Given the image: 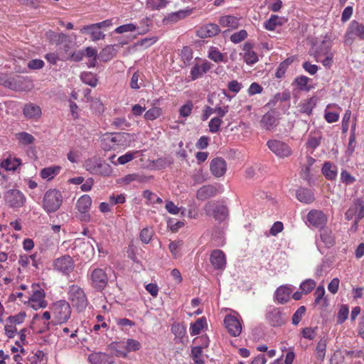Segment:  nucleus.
<instances>
[{
    "mask_svg": "<svg viewBox=\"0 0 364 364\" xmlns=\"http://www.w3.org/2000/svg\"><path fill=\"white\" fill-rule=\"evenodd\" d=\"M351 112L350 110H347L343 115L342 119V129L343 132H346L348 129V124L350 119Z\"/></svg>",
    "mask_w": 364,
    "mask_h": 364,
    "instance_id": "obj_62",
    "label": "nucleus"
},
{
    "mask_svg": "<svg viewBox=\"0 0 364 364\" xmlns=\"http://www.w3.org/2000/svg\"><path fill=\"white\" fill-rule=\"evenodd\" d=\"M247 37V33L245 30H240L239 32L233 33L230 40L234 43H238L245 40Z\"/></svg>",
    "mask_w": 364,
    "mask_h": 364,
    "instance_id": "obj_50",
    "label": "nucleus"
},
{
    "mask_svg": "<svg viewBox=\"0 0 364 364\" xmlns=\"http://www.w3.org/2000/svg\"><path fill=\"white\" fill-rule=\"evenodd\" d=\"M71 314V309L69 303L61 301L55 307L54 315L57 323H63L66 322Z\"/></svg>",
    "mask_w": 364,
    "mask_h": 364,
    "instance_id": "obj_10",
    "label": "nucleus"
},
{
    "mask_svg": "<svg viewBox=\"0 0 364 364\" xmlns=\"http://www.w3.org/2000/svg\"><path fill=\"white\" fill-rule=\"evenodd\" d=\"M317 327H315L314 328H304L302 329L301 333L302 336L305 338H308L309 340H313L314 338H316L317 333H316Z\"/></svg>",
    "mask_w": 364,
    "mask_h": 364,
    "instance_id": "obj_53",
    "label": "nucleus"
},
{
    "mask_svg": "<svg viewBox=\"0 0 364 364\" xmlns=\"http://www.w3.org/2000/svg\"><path fill=\"white\" fill-rule=\"evenodd\" d=\"M100 28L95 26V24H92L90 26H84L81 28V33L87 32L91 35V38L93 41H97L100 39H103L105 38V34L102 33L100 30Z\"/></svg>",
    "mask_w": 364,
    "mask_h": 364,
    "instance_id": "obj_22",
    "label": "nucleus"
},
{
    "mask_svg": "<svg viewBox=\"0 0 364 364\" xmlns=\"http://www.w3.org/2000/svg\"><path fill=\"white\" fill-rule=\"evenodd\" d=\"M224 324L228 332L234 337L238 336L242 331V325L234 316L228 315L225 317Z\"/></svg>",
    "mask_w": 364,
    "mask_h": 364,
    "instance_id": "obj_11",
    "label": "nucleus"
},
{
    "mask_svg": "<svg viewBox=\"0 0 364 364\" xmlns=\"http://www.w3.org/2000/svg\"><path fill=\"white\" fill-rule=\"evenodd\" d=\"M68 299L71 305L77 311H83L87 306V299L84 290L77 285L73 284L69 288Z\"/></svg>",
    "mask_w": 364,
    "mask_h": 364,
    "instance_id": "obj_2",
    "label": "nucleus"
},
{
    "mask_svg": "<svg viewBox=\"0 0 364 364\" xmlns=\"http://www.w3.org/2000/svg\"><path fill=\"white\" fill-rule=\"evenodd\" d=\"M168 3L167 0H147L146 6L151 10H159L165 8Z\"/></svg>",
    "mask_w": 364,
    "mask_h": 364,
    "instance_id": "obj_35",
    "label": "nucleus"
},
{
    "mask_svg": "<svg viewBox=\"0 0 364 364\" xmlns=\"http://www.w3.org/2000/svg\"><path fill=\"white\" fill-rule=\"evenodd\" d=\"M16 138L18 142L23 145H29L35 141L34 136L25 132L16 134Z\"/></svg>",
    "mask_w": 364,
    "mask_h": 364,
    "instance_id": "obj_29",
    "label": "nucleus"
},
{
    "mask_svg": "<svg viewBox=\"0 0 364 364\" xmlns=\"http://www.w3.org/2000/svg\"><path fill=\"white\" fill-rule=\"evenodd\" d=\"M23 114L28 119H38L41 116V109L39 106L29 103L23 107Z\"/></svg>",
    "mask_w": 364,
    "mask_h": 364,
    "instance_id": "obj_20",
    "label": "nucleus"
},
{
    "mask_svg": "<svg viewBox=\"0 0 364 364\" xmlns=\"http://www.w3.org/2000/svg\"><path fill=\"white\" fill-rule=\"evenodd\" d=\"M112 173V168L107 163L96 164V168L92 170V174H99L103 176H109Z\"/></svg>",
    "mask_w": 364,
    "mask_h": 364,
    "instance_id": "obj_23",
    "label": "nucleus"
},
{
    "mask_svg": "<svg viewBox=\"0 0 364 364\" xmlns=\"http://www.w3.org/2000/svg\"><path fill=\"white\" fill-rule=\"evenodd\" d=\"M45 292L43 289H36L29 299V301L33 303L32 307L35 309L44 308L46 303L44 300Z\"/></svg>",
    "mask_w": 364,
    "mask_h": 364,
    "instance_id": "obj_15",
    "label": "nucleus"
},
{
    "mask_svg": "<svg viewBox=\"0 0 364 364\" xmlns=\"http://www.w3.org/2000/svg\"><path fill=\"white\" fill-rule=\"evenodd\" d=\"M182 245L181 241H173L171 242L168 246L170 252L173 255L174 258H176L178 249Z\"/></svg>",
    "mask_w": 364,
    "mask_h": 364,
    "instance_id": "obj_61",
    "label": "nucleus"
},
{
    "mask_svg": "<svg viewBox=\"0 0 364 364\" xmlns=\"http://www.w3.org/2000/svg\"><path fill=\"white\" fill-rule=\"evenodd\" d=\"M210 261L216 269H223L226 264L225 255L220 250H215L211 252Z\"/></svg>",
    "mask_w": 364,
    "mask_h": 364,
    "instance_id": "obj_14",
    "label": "nucleus"
},
{
    "mask_svg": "<svg viewBox=\"0 0 364 364\" xmlns=\"http://www.w3.org/2000/svg\"><path fill=\"white\" fill-rule=\"evenodd\" d=\"M318 165L316 158L311 156H307L306 161L304 164L301 169V176L311 184H315L317 180V172Z\"/></svg>",
    "mask_w": 364,
    "mask_h": 364,
    "instance_id": "obj_3",
    "label": "nucleus"
},
{
    "mask_svg": "<svg viewBox=\"0 0 364 364\" xmlns=\"http://www.w3.org/2000/svg\"><path fill=\"white\" fill-rule=\"evenodd\" d=\"M141 344L134 339H128L127 341L126 349L127 351H136L139 350Z\"/></svg>",
    "mask_w": 364,
    "mask_h": 364,
    "instance_id": "obj_56",
    "label": "nucleus"
},
{
    "mask_svg": "<svg viewBox=\"0 0 364 364\" xmlns=\"http://www.w3.org/2000/svg\"><path fill=\"white\" fill-rule=\"evenodd\" d=\"M306 223L309 226L318 227V211L317 210H311L307 214Z\"/></svg>",
    "mask_w": 364,
    "mask_h": 364,
    "instance_id": "obj_34",
    "label": "nucleus"
},
{
    "mask_svg": "<svg viewBox=\"0 0 364 364\" xmlns=\"http://www.w3.org/2000/svg\"><path fill=\"white\" fill-rule=\"evenodd\" d=\"M316 287V282L312 279H307L304 281L301 284V289H302V292L305 294H308L310 292L312 289H314Z\"/></svg>",
    "mask_w": 364,
    "mask_h": 364,
    "instance_id": "obj_51",
    "label": "nucleus"
},
{
    "mask_svg": "<svg viewBox=\"0 0 364 364\" xmlns=\"http://www.w3.org/2000/svg\"><path fill=\"white\" fill-rule=\"evenodd\" d=\"M282 19L277 15H272L269 19L264 23V28L269 31H274L277 25L282 24Z\"/></svg>",
    "mask_w": 364,
    "mask_h": 364,
    "instance_id": "obj_31",
    "label": "nucleus"
},
{
    "mask_svg": "<svg viewBox=\"0 0 364 364\" xmlns=\"http://www.w3.org/2000/svg\"><path fill=\"white\" fill-rule=\"evenodd\" d=\"M113 134H106L103 136L102 141L104 143V149H115L116 144L114 140H111L113 137Z\"/></svg>",
    "mask_w": 364,
    "mask_h": 364,
    "instance_id": "obj_48",
    "label": "nucleus"
},
{
    "mask_svg": "<svg viewBox=\"0 0 364 364\" xmlns=\"http://www.w3.org/2000/svg\"><path fill=\"white\" fill-rule=\"evenodd\" d=\"M53 267L55 270L68 274L73 270L75 264L70 256L63 255L54 260Z\"/></svg>",
    "mask_w": 364,
    "mask_h": 364,
    "instance_id": "obj_9",
    "label": "nucleus"
},
{
    "mask_svg": "<svg viewBox=\"0 0 364 364\" xmlns=\"http://www.w3.org/2000/svg\"><path fill=\"white\" fill-rule=\"evenodd\" d=\"M350 32L360 37V38H364V25L359 23L357 21L351 22L350 25Z\"/></svg>",
    "mask_w": 364,
    "mask_h": 364,
    "instance_id": "obj_36",
    "label": "nucleus"
},
{
    "mask_svg": "<svg viewBox=\"0 0 364 364\" xmlns=\"http://www.w3.org/2000/svg\"><path fill=\"white\" fill-rule=\"evenodd\" d=\"M63 201V196L59 191L50 189L46 192L43 199V208L48 213L57 211Z\"/></svg>",
    "mask_w": 364,
    "mask_h": 364,
    "instance_id": "obj_1",
    "label": "nucleus"
},
{
    "mask_svg": "<svg viewBox=\"0 0 364 364\" xmlns=\"http://www.w3.org/2000/svg\"><path fill=\"white\" fill-rule=\"evenodd\" d=\"M309 80V77L302 75L296 77L294 83L299 90L309 91L311 88L310 85H308Z\"/></svg>",
    "mask_w": 364,
    "mask_h": 364,
    "instance_id": "obj_38",
    "label": "nucleus"
},
{
    "mask_svg": "<svg viewBox=\"0 0 364 364\" xmlns=\"http://www.w3.org/2000/svg\"><path fill=\"white\" fill-rule=\"evenodd\" d=\"M317 100L318 99L316 97L310 98L306 103L302 105L301 112L306 113L307 114H311L313 108L316 105Z\"/></svg>",
    "mask_w": 364,
    "mask_h": 364,
    "instance_id": "obj_42",
    "label": "nucleus"
},
{
    "mask_svg": "<svg viewBox=\"0 0 364 364\" xmlns=\"http://www.w3.org/2000/svg\"><path fill=\"white\" fill-rule=\"evenodd\" d=\"M188 12L185 11H179L175 13H172L167 18L164 19V22H176L182 18H184Z\"/></svg>",
    "mask_w": 364,
    "mask_h": 364,
    "instance_id": "obj_41",
    "label": "nucleus"
},
{
    "mask_svg": "<svg viewBox=\"0 0 364 364\" xmlns=\"http://www.w3.org/2000/svg\"><path fill=\"white\" fill-rule=\"evenodd\" d=\"M210 169L214 176L217 178L221 177L225 173L227 170L226 161L221 157H216L211 161Z\"/></svg>",
    "mask_w": 364,
    "mask_h": 364,
    "instance_id": "obj_12",
    "label": "nucleus"
},
{
    "mask_svg": "<svg viewBox=\"0 0 364 364\" xmlns=\"http://www.w3.org/2000/svg\"><path fill=\"white\" fill-rule=\"evenodd\" d=\"M193 104L191 101H188L184 105H183L179 109V114L181 117H187L192 112Z\"/></svg>",
    "mask_w": 364,
    "mask_h": 364,
    "instance_id": "obj_47",
    "label": "nucleus"
},
{
    "mask_svg": "<svg viewBox=\"0 0 364 364\" xmlns=\"http://www.w3.org/2000/svg\"><path fill=\"white\" fill-rule=\"evenodd\" d=\"M220 23L225 27L236 28L239 26L238 19L233 16H225L220 18Z\"/></svg>",
    "mask_w": 364,
    "mask_h": 364,
    "instance_id": "obj_27",
    "label": "nucleus"
},
{
    "mask_svg": "<svg viewBox=\"0 0 364 364\" xmlns=\"http://www.w3.org/2000/svg\"><path fill=\"white\" fill-rule=\"evenodd\" d=\"M324 118L328 123H333L338 120L339 114L328 111L326 109L324 113Z\"/></svg>",
    "mask_w": 364,
    "mask_h": 364,
    "instance_id": "obj_59",
    "label": "nucleus"
},
{
    "mask_svg": "<svg viewBox=\"0 0 364 364\" xmlns=\"http://www.w3.org/2000/svg\"><path fill=\"white\" fill-rule=\"evenodd\" d=\"M80 79L84 83L87 84L91 87H95L97 83L96 76L90 72H84L81 73Z\"/></svg>",
    "mask_w": 364,
    "mask_h": 364,
    "instance_id": "obj_33",
    "label": "nucleus"
},
{
    "mask_svg": "<svg viewBox=\"0 0 364 364\" xmlns=\"http://www.w3.org/2000/svg\"><path fill=\"white\" fill-rule=\"evenodd\" d=\"M208 215H212L215 220L223 221L228 215V208L225 205L218 204L214 201L207 203L204 207Z\"/></svg>",
    "mask_w": 364,
    "mask_h": 364,
    "instance_id": "obj_6",
    "label": "nucleus"
},
{
    "mask_svg": "<svg viewBox=\"0 0 364 364\" xmlns=\"http://www.w3.org/2000/svg\"><path fill=\"white\" fill-rule=\"evenodd\" d=\"M161 113V110L160 108L154 107L151 109H149L144 114V117L148 120H154L158 118Z\"/></svg>",
    "mask_w": 364,
    "mask_h": 364,
    "instance_id": "obj_44",
    "label": "nucleus"
},
{
    "mask_svg": "<svg viewBox=\"0 0 364 364\" xmlns=\"http://www.w3.org/2000/svg\"><path fill=\"white\" fill-rule=\"evenodd\" d=\"M260 123L263 128L271 130L277 126V119L272 112H267L262 117Z\"/></svg>",
    "mask_w": 364,
    "mask_h": 364,
    "instance_id": "obj_21",
    "label": "nucleus"
},
{
    "mask_svg": "<svg viewBox=\"0 0 364 364\" xmlns=\"http://www.w3.org/2000/svg\"><path fill=\"white\" fill-rule=\"evenodd\" d=\"M25 316H26V314L24 312H21V313L18 314L17 315L10 316L7 318V321L11 324L12 323L19 324V323H23V321L25 318Z\"/></svg>",
    "mask_w": 364,
    "mask_h": 364,
    "instance_id": "obj_57",
    "label": "nucleus"
},
{
    "mask_svg": "<svg viewBox=\"0 0 364 364\" xmlns=\"http://www.w3.org/2000/svg\"><path fill=\"white\" fill-rule=\"evenodd\" d=\"M208 57L215 63L225 62L224 55L215 48L210 50Z\"/></svg>",
    "mask_w": 364,
    "mask_h": 364,
    "instance_id": "obj_45",
    "label": "nucleus"
},
{
    "mask_svg": "<svg viewBox=\"0 0 364 364\" xmlns=\"http://www.w3.org/2000/svg\"><path fill=\"white\" fill-rule=\"evenodd\" d=\"M44 66V62L40 59H33L28 63V68L31 70L41 69Z\"/></svg>",
    "mask_w": 364,
    "mask_h": 364,
    "instance_id": "obj_60",
    "label": "nucleus"
},
{
    "mask_svg": "<svg viewBox=\"0 0 364 364\" xmlns=\"http://www.w3.org/2000/svg\"><path fill=\"white\" fill-rule=\"evenodd\" d=\"M91 287L98 291H102L107 287L109 278L106 271L101 268H95L90 276Z\"/></svg>",
    "mask_w": 364,
    "mask_h": 364,
    "instance_id": "obj_4",
    "label": "nucleus"
},
{
    "mask_svg": "<svg viewBox=\"0 0 364 364\" xmlns=\"http://www.w3.org/2000/svg\"><path fill=\"white\" fill-rule=\"evenodd\" d=\"M92 204V199L88 195H83L77 201L76 207L79 212H87Z\"/></svg>",
    "mask_w": 364,
    "mask_h": 364,
    "instance_id": "obj_24",
    "label": "nucleus"
},
{
    "mask_svg": "<svg viewBox=\"0 0 364 364\" xmlns=\"http://www.w3.org/2000/svg\"><path fill=\"white\" fill-rule=\"evenodd\" d=\"M348 307L346 305L341 306L337 316L338 323H342L344 322L348 318Z\"/></svg>",
    "mask_w": 364,
    "mask_h": 364,
    "instance_id": "obj_46",
    "label": "nucleus"
},
{
    "mask_svg": "<svg viewBox=\"0 0 364 364\" xmlns=\"http://www.w3.org/2000/svg\"><path fill=\"white\" fill-rule=\"evenodd\" d=\"M306 311V308L304 306H300L296 312L293 314L292 316V323L294 325H297L300 322L302 318V316L304 315Z\"/></svg>",
    "mask_w": 364,
    "mask_h": 364,
    "instance_id": "obj_49",
    "label": "nucleus"
},
{
    "mask_svg": "<svg viewBox=\"0 0 364 364\" xmlns=\"http://www.w3.org/2000/svg\"><path fill=\"white\" fill-rule=\"evenodd\" d=\"M220 31V27L217 24L209 23L200 28L198 31V35L200 38H208L216 36Z\"/></svg>",
    "mask_w": 364,
    "mask_h": 364,
    "instance_id": "obj_18",
    "label": "nucleus"
},
{
    "mask_svg": "<svg viewBox=\"0 0 364 364\" xmlns=\"http://www.w3.org/2000/svg\"><path fill=\"white\" fill-rule=\"evenodd\" d=\"M60 167L58 166L44 168L41 171V176L44 179L51 180L60 172Z\"/></svg>",
    "mask_w": 364,
    "mask_h": 364,
    "instance_id": "obj_25",
    "label": "nucleus"
},
{
    "mask_svg": "<svg viewBox=\"0 0 364 364\" xmlns=\"http://www.w3.org/2000/svg\"><path fill=\"white\" fill-rule=\"evenodd\" d=\"M181 58L186 65H188L190 64L191 60L193 58V53L191 48L186 46L183 47L181 50Z\"/></svg>",
    "mask_w": 364,
    "mask_h": 364,
    "instance_id": "obj_43",
    "label": "nucleus"
},
{
    "mask_svg": "<svg viewBox=\"0 0 364 364\" xmlns=\"http://www.w3.org/2000/svg\"><path fill=\"white\" fill-rule=\"evenodd\" d=\"M243 58L248 65L254 64L258 61L257 55L253 50L250 53H245Z\"/></svg>",
    "mask_w": 364,
    "mask_h": 364,
    "instance_id": "obj_55",
    "label": "nucleus"
},
{
    "mask_svg": "<svg viewBox=\"0 0 364 364\" xmlns=\"http://www.w3.org/2000/svg\"><path fill=\"white\" fill-rule=\"evenodd\" d=\"M320 237L326 247H331L334 244V237L328 228L322 229Z\"/></svg>",
    "mask_w": 364,
    "mask_h": 364,
    "instance_id": "obj_30",
    "label": "nucleus"
},
{
    "mask_svg": "<svg viewBox=\"0 0 364 364\" xmlns=\"http://www.w3.org/2000/svg\"><path fill=\"white\" fill-rule=\"evenodd\" d=\"M296 198L301 203H311L315 200L314 193L306 188H299L296 192Z\"/></svg>",
    "mask_w": 364,
    "mask_h": 364,
    "instance_id": "obj_17",
    "label": "nucleus"
},
{
    "mask_svg": "<svg viewBox=\"0 0 364 364\" xmlns=\"http://www.w3.org/2000/svg\"><path fill=\"white\" fill-rule=\"evenodd\" d=\"M31 87V82L27 78L15 75H9L6 88L16 92L28 90Z\"/></svg>",
    "mask_w": 364,
    "mask_h": 364,
    "instance_id": "obj_7",
    "label": "nucleus"
},
{
    "mask_svg": "<svg viewBox=\"0 0 364 364\" xmlns=\"http://www.w3.org/2000/svg\"><path fill=\"white\" fill-rule=\"evenodd\" d=\"M290 289L287 287H279L275 294L276 299L281 304L289 301Z\"/></svg>",
    "mask_w": 364,
    "mask_h": 364,
    "instance_id": "obj_26",
    "label": "nucleus"
},
{
    "mask_svg": "<svg viewBox=\"0 0 364 364\" xmlns=\"http://www.w3.org/2000/svg\"><path fill=\"white\" fill-rule=\"evenodd\" d=\"M111 140L115 141L116 147L128 146L133 140V136L126 132L114 133Z\"/></svg>",
    "mask_w": 364,
    "mask_h": 364,
    "instance_id": "obj_19",
    "label": "nucleus"
},
{
    "mask_svg": "<svg viewBox=\"0 0 364 364\" xmlns=\"http://www.w3.org/2000/svg\"><path fill=\"white\" fill-rule=\"evenodd\" d=\"M90 364H112L114 358L112 355L102 352L92 353L88 356Z\"/></svg>",
    "mask_w": 364,
    "mask_h": 364,
    "instance_id": "obj_13",
    "label": "nucleus"
},
{
    "mask_svg": "<svg viewBox=\"0 0 364 364\" xmlns=\"http://www.w3.org/2000/svg\"><path fill=\"white\" fill-rule=\"evenodd\" d=\"M205 324V318L204 317L197 319V321L191 325V334L192 336L198 335L200 333Z\"/></svg>",
    "mask_w": 364,
    "mask_h": 364,
    "instance_id": "obj_40",
    "label": "nucleus"
},
{
    "mask_svg": "<svg viewBox=\"0 0 364 364\" xmlns=\"http://www.w3.org/2000/svg\"><path fill=\"white\" fill-rule=\"evenodd\" d=\"M216 193L217 188L214 186L205 185L198 190L196 197L200 200H205L215 196Z\"/></svg>",
    "mask_w": 364,
    "mask_h": 364,
    "instance_id": "obj_16",
    "label": "nucleus"
},
{
    "mask_svg": "<svg viewBox=\"0 0 364 364\" xmlns=\"http://www.w3.org/2000/svg\"><path fill=\"white\" fill-rule=\"evenodd\" d=\"M114 48L113 46H108L102 49L99 54V58L100 60L107 62L112 58L114 55Z\"/></svg>",
    "mask_w": 364,
    "mask_h": 364,
    "instance_id": "obj_37",
    "label": "nucleus"
},
{
    "mask_svg": "<svg viewBox=\"0 0 364 364\" xmlns=\"http://www.w3.org/2000/svg\"><path fill=\"white\" fill-rule=\"evenodd\" d=\"M307 151L313 154L314 149L318 146V137L316 134L311 133L306 143Z\"/></svg>",
    "mask_w": 364,
    "mask_h": 364,
    "instance_id": "obj_32",
    "label": "nucleus"
},
{
    "mask_svg": "<svg viewBox=\"0 0 364 364\" xmlns=\"http://www.w3.org/2000/svg\"><path fill=\"white\" fill-rule=\"evenodd\" d=\"M6 203L12 208L22 207L26 202L25 196L17 189H10L4 194Z\"/></svg>",
    "mask_w": 364,
    "mask_h": 364,
    "instance_id": "obj_5",
    "label": "nucleus"
},
{
    "mask_svg": "<svg viewBox=\"0 0 364 364\" xmlns=\"http://www.w3.org/2000/svg\"><path fill=\"white\" fill-rule=\"evenodd\" d=\"M262 87L257 82H253L250 85L248 89V93L250 95H254L255 94H259L262 92Z\"/></svg>",
    "mask_w": 364,
    "mask_h": 364,
    "instance_id": "obj_63",
    "label": "nucleus"
},
{
    "mask_svg": "<svg viewBox=\"0 0 364 364\" xmlns=\"http://www.w3.org/2000/svg\"><path fill=\"white\" fill-rule=\"evenodd\" d=\"M136 30V26L133 23H128L120 26L115 29L117 33H123L125 32L134 31Z\"/></svg>",
    "mask_w": 364,
    "mask_h": 364,
    "instance_id": "obj_58",
    "label": "nucleus"
},
{
    "mask_svg": "<svg viewBox=\"0 0 364 364\" xmlns=\"http://www.w3.org/2000/svg\"><path fill=\"white\" fill-rule=\"evenodd\" d=\"M202 353L203 352L201 346H195L192 348V357L196 364H205V361L203 359Z\"/></svg>",
    "mask_w": 364,
    "mask_h": 364,
    "instance_id": "obj_39",
    "label": "nucleus"
},
{
    "mask_svg": "<svg viewBox=\"0 0 364 364\" xmlns=\"http://www.w3.org/2000/svg\"><path fill=\"white\" fill-rule=\"evenodd\" d=\"M139 237L142 242L147 244L151 239L152 231L149 228H144L141 230Z\"/></svg>",
    "mask_w": 364,
    "mask_h": 364,
    "instance_id": "obj_54",
    "label": "nucleus"
},
{
    "mask_svg": "<svg viewBox=\"0 0 364 364\" xmlns=\"http://www.w3.org/2000/svg\"><path fill=\"white\" fill-rule=\"evenodd\" d=\"M220 117H214L209 122L210 132L213 133L218 132L222 123Z\"/></svg>",
    "mask_w": 364,
    "mask_h": 364,
    "instance_id": "obj_52",
    "label": "nucleus"
},
{
    "mask_svg": "<svg viewBox=\"0 0 364 364\" xmlns=\"http://www.w3.org/2000/svg\"><path fill=\"white\" fill-rule=\"evenodd\" d=\"M268 148L278 157L285 158L291 155V149L288 144L277 139H270L267 141Z\"/></svg>",
    "mask_w": 364,
    "mask_h": 364,
    "instance_id": "obj_8",
    "label": "nucleus"
},
{
    "mask_svg": "<svg viewBox=\"0 0 364 364\" xmlns=\"http://www.w3.org/2000/svg\"><path fill=\"white\" fill-rule=\"evenodd\" d=\"M322 173L328 179H334L337 175L336 167L329 162H326L322 168Z\"/></svg>",
    "mask_w": 364,
    "mask_h": 364,
    "instance_id": "obj_28",
    "label": "nucleus"
},
{
    "mask_svg": "<svg viewBox=\"0 0 364 364\" xmlns=\"http://www.w3.org/2000/svg\"><path fill=\"white\" fill-rule=\"evenodd\" d=\"M283 230V223L282 222H275L270 229V234L272 235H277L278 233Z\"/></svg>",
    "mask_w": 364,
    "mask_h": 364,
    "instance_id": "obj_64",
    "label": "nucleus"
}]
</instances>
